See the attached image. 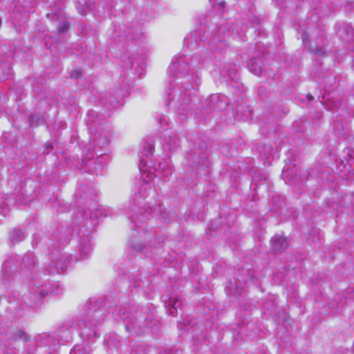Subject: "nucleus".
I'll return each mask as SVG.
<instances>
[{
    "instance_id": "obj_6",
    "label": "nucleus",
    "mask_w": 354,
    "mask_h": 354,
    "mask_svg": "<svg viewBox=\"0 0 354 354\" xmlns=\"http://www.w3.org/2000/svg\"><path fill=\"white\" fill-rule=\"evenodd\" d=\"M17 270V264L15 257H11L6 259L3 263L1 270L3 280H12L16 274Z\"/></svg>"
},
{
    "instance_id": "obj_32",
    "label": "nucleus",
    "mask_w": 354,
    "mask_h": 354,
    "mask_svg": "<svg viewBox=\"0 0 354 354\" xmlns=\"http://www.w3.org/2000/svg\"><path fill=\"white\" fill-rule=\"evenodd\" d=\"M28 120L30 125H33V123L37 120V118L35 116H30Z\"/></svg>"
},
{
    "instance_id": "obj_12",
    "label": "nucleus",
    "mask_w": 354,
    "mask_h": 354,
    "mask_svg": "<svg viewBox=\"0 0 354 354\" xmlns=\"http://www.w3.org/2000/svg\"><path fill=\"white\" fill-rule=\"evenodd\" d=\"M87 124H88V129L91 131V133L92 135H93L94 139L97 140V144L99 145H101V147L107 146L109 145V140L106 139V137L104 138V140L102 142H100V139H97V133H98L97 130H96L95 129L94 121H93V120L91 119L90 117L88 119Z\"/></svg>"
},
{
    "instance_id": "obj_24",
    "label": "nucleus",
    "mask_w": 354,
    "mask_h": 354,
    "mask_svg": "<svg viewBox=\"0 0 354 354\" xmlns=\"http://www.w3.org/2000/svg\"><path fill=\"white\" fill-rule=\"evenodd\" d=\"M335 299L338 300V301L336 302L335 304L332 305V308H334V309L338 310L344 305V299H342V297L340 295H337V297L335 298Z\"/></svg>"
},
{
    "instance_id": "obj_11",
    "label": "nucleus",
    "mask_w": 354,
    "mask_h": 354,
    "mask_svg": "<svg viewBox=\"0 0 354 354\" xmlns=\"http://www.w3.org/2000/svg\"><path fill=\"white\" fill-rule=\"evenodd\" d=\"M47 295V292L44 290H39L37 292L32 293L28 305L30 308L40 306L41 304V299Z\"/></svg>"
},
{
    "instance_id": "obj_26",
    "label": "nucleus",
    "mask_w": 354,
    "mask_h": 354,
    "mask_svg": "<svg viewBox=\"0 0 354 354\" xmlns=\"http://www.w3.org/2000/svg\"><path fill=\"white\" fill-rule=\"evenodd\" d=\"M227 75L232 80H236L237 73L236 69L233 67H230V68L227 70Z\"/></svg>"
},
{
    "instance_id": "obj_14",
    "label": "nucleus",
    "mask_w": 354,
    "mask_h": 354,
    "mask_svg": "<svg viewBox=\"0 0 354 354\" xmlns=\"http://www.w3.org/2000/svg\"><path fill=\"white\" fill-rule=\"evenodd\" d=\"M131 210L133 212V214L131 216V221L134 222L137 227H140L139 223L141 221L142 217H147L149 215V212H145L144 214H140L138 212L140 208L133 205Z\"/></svg>"
},
{
    "instance_id": "obj_36",
    "label": "nucleus",
    "mask_w": 354,
    "mask_h": 354,
    "mask_svg": "<svg viewBox=\"0 0 354 354\" xmlns=\"http://www.w3.org/2000/svg\"><path fill=\"white\" fill-rule=\"evenodd\" d=\"M139 180L140 183L142 182L144 183H147V184L149 183V181L145 180V178H140Z\"/></svg>"
},
{
    "instance_id": "obj_4",
    "label": "nucleus",
    "mask_w": 354,
    "mask_h": 354,
    "mask_svg": "<svg viewBox=\"0 0 354 354\" xmlns=\"http://www.w3.org/2000/svg\"><path fill=\"white\" fill-rule=\"evenodd\" d=\"M52 262L48 265V271L49 273L61 274L64 272L70 264V259L63 254L59 253L57 256L50 253Z\"/></svg>"
},
{
    "instance_id": "obj_16",
    "label": "nucleus",
    "mask_w": 354,
    "mask_h": 354,
    "mask_svg": "<svg viewBox=\"0 0 354 354\" xmlns=\"http://www.w3.org/2000/svg\"><path fill=\"white\" fill-rule=\"evenodd\" d=\"M155 169L162 172V177L167 178L169 177L173 174L171 168L168 165L167 162L165 161L160 162Z\"/></svg>"
},
{
    "instance_id": "obj_8",
    "label": "nucleus",
    "mask_w": 354,
    "mask_h": 354,
    "mask_svg": "<svg viewBox=\"0 0 354 354\" xmlns=\"http://www.w3.org/2000/svg\"><path fill=\"white\" fill-rule=\"evenodd\" d=\"M289 243L286 237L275 235L272 239V247L275 253L285 251L288 247Z\"/></svg>"
},
{
    "instance_id": "obj_42",
    "label": "nucleus",
    "mask_w": 354,
    "mask_h": 354,
    "mask_svg": "<svg viewBox=\"0 0 354 354\" xmlns=\"http://www.w3.org/2000/svg\"><path fill=\"white\" fill-rule=\"evenodd\" d=\"M145 177H150L149 174H147Z\"/></svg>"
},
{
    "instance_id": "obj_3",
    "label": "nucleus",
    "mask_w": 354,
    "mask_h": 354,
    "mask_svg": "<svg viewBox=\"0 0 354 354\" xmlns=\"http://www.w3.org/2000/svg\"><path fill=\"white\" fill-rule=\"evenodd\" d=\"M64 229V226H59L57 228V232L55 230H49L45 236L40 238L39 244L41 248H47L50 250L52 248H58L66 242L67 238L65 234H62V231ZM38 235L34 234L32 245H38Z\"/></svg>"
},
{
    "instance_id": "obj_27",
    "label": "nucleus",
    "mask_w": 354,
    "mask_h": 354,
    "mask_svg": "<svg viewBox=\"0 0 354 354\" xmlns=\"http://www.w3.org/2000/svg\"><path fill=\"white\" fill-rule=\"evenodd\" d=\"M68 26L69 24L67 21H64L63 24L58 27V30L60 32H65L68 30Z\"/></svg>"
},
{
    "instance_id": "obj_34",
    "label": "nucleus",
    "mask_w": 354,
    "mask_h": 354,
    "mask_svg": "<svg viewBox=\"0 0 354 354\" xmlns=\"http://www.w3.org/2000/svg\"><path fill=\"white\" fill-rule=\"evenodd\" d=\"M302 40L304 42L306 40L308 39V35L305 32L301 36Z\"/></svg>"
},
{
    "instance_id": "obj_13",
    "label": "nucleus",
    "mask_w": 354,
    "mask_h": 354,
    "mask_svg": "<svg viewBox=\"0 0 354 354\" xmlns=\"http://www.w3.org/2000/svg\"><path fill=\"white\" fill-rule=\"evenodd\" d=\"M35 264L36 260L32 253L28 252L23 257L21 268L31 270Z\"/></svg>"
},
{
    "instance_id": "obj_7",
    "label": "nucleus",
    "mask_w": 354,
    "mask_h": 354,
    "mask_svg": "<svg viewBox=\"0 0 354 354\" xmlns=\"http://www.w3.org/2000/svg\"><path fill=\"white\" fill-rule=\"evenodd\" d=\"M91 239L88 236L80 239L77 245V259H85L91 251Z\"/></svg>"
},
{
    "instance_id": "obj_9",
    "label": "nucleus",
    "mask_w": 354,
    "mask_h": 354,
    "mask_svg": "<svg viewBox=\"0 0 354 354\" xmlns=\"http://www.w3.org/2000/svg\"><path fill=\"white\" fill-rule=\"evenodd\" d=\"M26 237L25 231L20 227L12 228L8 234V242L10 245H15L22 241Z\"/></svg>"
},
{
    "instance_id": "obj_2",
    "label": "nucleus",
    "mask_w": 354,
    "mask_h": 354,
    "mask_svg": "<svg viewBox=\"0 0 354 354\" xmlns=\"http://www.w3.org/2000/svg\"><path fill=\"white\" fill-rule=\"evenodd\" d=\"M104 319L101 310H93L86 315L79 323L80 335L82 338L91 339L97 336V327Z\"/></svg>"
},
{
    "instance_id": "obj_5",
    "label": "nucleus",
    "mask_w": 354,
    "mask_h": 354,
    "mask_svg": "<svg viewBox=\"0 0 354 354\" xmlns=\"http://www.w3.org/2000/svg\"><path fill=\"white\" fill-rule=\"evenodd\" d=\"M188 64L184 57H177L169 66V73L176 77H183L188 73Z\"/></svg>"
},
{
    "instance_id": "obj_23",
    "label": "nucleus",
    "mask_w": 354,
    "mask_h": 354,
    "mask_svg": "<svg viewBox=\"0 0 354 354\" xmlns=\"http://www.w3.org/2000/svg\"><path fill=\"white\" fill-rule=\"evenodd\" d=\"M166 307L168 308V313L172 317H176L178 315V308H179V304L178 306H168L167 303H166Z\"/></svg>"
},
{
    "instance_id": "obj_31",
    "label": "nucleus",
    "mask_w": 354,
    "mask_h": 354,
    "mask_svg": "<svg viewBox=\"0 0 354 354\" xmlns=\"http://www.w3.org/2000/svg\"><path fill=\"white\" fill-rule=\"evenodd\" d=\"M133 249L137 251H142L146 252L145 250L147 249V246L142 244H138L133 245Z\"/></svg>"
},
{
    "instance_id": "obj_10",
    "label": "nucleus",
    "mask_w": 354,
    "mask_h": 354,
    "mask_svg": "<svg viewBox=\"0 0 354 354\" xmlns=\"http://www.w3.org/2000/svg\"><path fill=\"white\" fill-rule=\"evenodd\" d=\"M198 160L197 161H194L196 163L195 169L196 174L198 176H203L206 175L205 173H203L201 171H204L205 169H208L209 164L207 162V157L205 153H203L201 156H198Z\"/></svg>"
},
{
    "instance_id": "obj_15",
    "label": "nucleus",
    "mask_w": 354,
    "mask_h": 354,
    "mask_svg": "<svg viewBox=\"0 0 354 354\" xmlns=\"http://www.w3.org/2000/svg\"><path fill=\"white\" fill-rule=\"evenodd\" d=\"M299 169L300 168L295 164H289L287 167L283 169V172L287 175L288 177H297L301 176Z\"/></svg>"
},
{
    "instance_id": "obj_28",
    "label": "nucleus",
    "mask_w": 354,
    "mask_h": 354,
    "mask_svg": "<svg viewBox=\"0 0 354 354\" xmlns=\"http://www.w3.org/2000/svg\"><path fill=\"white\" fill-rule=\"evenodd\" d=\"M115 339H116V337H115V336L111 337L110 336V337H108L105 339V341L109 346H116L117 343L113 344V342H115Z\"/></svg>"
},
{
    "instance_id": "obj_21",
    "label": "nucleus",
    "mask_w": 354,
    "mask_h": 354,
    "mask_svg": "<svg viewBox=\"0 0 354 354\" xmlns=\"http://www.w3.org/2000/svg\"><path fill=\"white\" fill-rule=\"evenodd\" d=\"M12 337L15 340L17 339H23V340H28V336L22 330H19L16 333H15Z\"/></svg>"
},
{
    "instance_id": "obj_40",
    "label": "nucleus",
    "mask_w": 354,
    "mask_h": 354,
    "mask_svg": "<svg viewBox=\"0 0 354 354\" xmlns=\"http://www.w3.org/2000/svg\"><path fill=\"white\" fill-rule=\"evenodd\" d=\"M94 113H94L93 111H91V112H89V113H88V114H89V115H90V117H91V114H94Z\"/></svg>"
},
{
    "instance_id": "obj_35",
    "label": "nucleus",
    "mask_w": 354,
    "mask_h": 354,
    "mask_svg": "<svg viewBox=\"0 0 354 354\" xmlns=\"http://www.w3.org/2000/svg\"><path fill=\"white\" fill-rule=\"evenodd\" d=\"M231 285L232 286V282H230V283L228 284V286H227V288H226V290H230V293H231V294H234V292H232V291L230 289V286H231Z\"/></svg>"
},
{
    "instance_id": "obj_39",
    "label": "nucleus",
    "mask_w": 354,
    "mask_h": 354,
    "mask_svg": "<svg viewBox=\"0 0 354 354\" xmlns=\"http://www.w3.org/2000/svg\"><path fill=\"white\" fill-rule=\"evenodd\" d=\"M127 37H129L130 39H132V40L135 39L134 37H131L130 35H128Z\"/></svg>"
},
{
    "instance_id": "obj_20",
    "label": "nucleus",
    "mask_w": 354,
    "mask_h": 354,
    "mask_svg": "<svg viewBox=\"0 0 354 354\" xmlns=\"http://www.w3.org/2000/svg\"><path fill=\"white\" fill-rule=\"evenodd\" d=\"M248 68L251 73L256 75H259L262 71L261 66L256 62H252L248 65Z\"/></svg>"
},
{
    "instance_id": "obj_25",
    "label": "nucleus",
    "mask_w": 354,
    "mask_h": 354,
    "mask_svg": "<svg viewBox=\"0 0 354 354\" xmlns=\"http://www.w3.org/2000/svg\"><path fill=\"white\" fill-rule=\"evenodd\" d=\"M167 303L168 306H178L179 304V308H180L181 304H182L181 300L180 299V298H178V297H176L174 299H169Z\"/></svg>"
},
{
    "instance_id": "obj_19",
    "label": "nucleus",
    "mask_w": 354,
    "mask_h": 354,
    "mask_svg": "<svg viewBox=\"0 0 354 354\" xmlns=\"http://www.w3.org/2000/svg\"><path fill=\"white\" fill-rule=\"evenodd\" d=\"M154 147L152 144L149 142H145L142 149V155L149 158L153 155Z\"/></svg>"
},
{
    "instance_id": "obj_29",
    "label": "nucleus",
    "mask_w": 354,
    "mask_h": 354,
    "mask_svg": "<svg viewBox=\"0 0 354 354\" xmlns=\"http://www.w3.org/2000/svg\"><path fill=\"white\" fill-rule=\"evenodd\" d=\"M82 76V71L80 70H75L71 72V77L75 79H80Z\"/></svg>"
},
{
    "instance_id": "obj_22",
    "label": "nucleus",
    "mask_w": 354,
    "mask_h": 354,
    "mask_svg": "<svg viewBox=\"0 0 354 354\" xmlns=\"http://www.w3.org/2000/svg\"><path fill=\"white\" fill-rule=\"evenodd\" d=\"M272 203L276 205L277 209H281L285 205L283 200L280 196L274 197L272 199Z\"/></svg>"
},
{
    "instance_id": "obj_18",
    "label": "nucleus",
    "mask_w": 354,
    "mask_h": 354,
    "mask_svg": "<svg viewBox=\"0 0 354 354\" xmlns=\"http://www.w3.org/2000/svg\"><path fill=\"white\" fill-rule=\"evenodd\" d=\"M70 354H91V350L88 347L77 345L71 351Z\"/></svg>"
},
{
    "instance_id": "obj_37",
    "label": "nucleus",
    "mask_w": 354,
    "mask_h": 354,
    "mask_svg": "<svg viewBox=\"0 0 354 354\" xmlns=\"http://www.w3.org/2000/svg\"><path fill=\"white\" fill-rule=\"evenodd\" d=\"M316 53L318 55H323V51L322 50H317Z\"/></svg>"
},
{
    "instance_id": "obj_38",
    "label": "nucleus",
    "mask_w": 354,
    "mask_h": 354,
    "mask_svg": "<svg viewBox=\"0 0 354 354\" xmlns=\"http://www.w3.org/2000/svg\"><path fill=\"white\" fill-rule=\"evenodd\" d=\"M315 174H315V173H314V171H312L311 172H310V173L308 174V175H309V176H313V175H315Z\"/></svg>"
},
{
    "instance_id": "obj_1",
    "label": "nucleus",
    "mask_w": 354,
    "mask_h": 354,
    "mask_svg": "<svg viewBox=\"0 0 354 354\" xmlns=\"http://www.w3.org/2000/svg\"><path fill=\"white\" fill-rule=\"evenodd\" d=\"M126 330L131 335H141L147 330L154 333L159 329V322L154 319L152 311L140 306H123L118 310Z\"/></svg>"
},
{
    "instance_id": "obj_17",
    "label": "nucleus",
    "mask_w": 354,
    "mask_h": 354,
    "mask_svg": "<svg viewBox=\"0 0 354 354\" xmlns=\"http://www.w3.org/2000/svg\"><path fill=\"white\" fill-rule=\"evenodd\" d=\"M164 243V238L161 235H155V236L149 241L150 247L153 248H161Z\"/></svg>"
},
{
    "instance_id": "obj_33",
    "label": "nucleus",
    "mask_w": 354,
    "mask_h": 354,
    "mask_svg": "<svg viewBox=\"0 0 354 354\" xmlns=\"http://www.w3.org/2000/svg\"><path fill=\"white\" fill-rule=\"evenodd\" d=\"M209 1L214 3L218 4L221 7H223L225 4V2H217V0H209Z\"/></svg>"
},
{
    "instance_id": "obj_41",
    "label": "nucleus",
    "mask_w": 354,
    "mask_h": 354,
    "mask_svg": "<svg viewBox=\"0 0 354 354\" xmlns=\"http://www.w3.org/2000/svg\"><path fill=\"white\" fill-rule=\"evenodd\" d=\"M127 30H128V32H130L131 30L128 28Z\"/></svg>"
},
{
    "instance_id": "obj_30",
    "label": "nucleus",
    "mask_w": 354,
    "mask_h": 354,
    "mask_svg": "<svg viewBox=\"0 0 354 354\" xmlns=\"http://www.w3.org/2000/svg\"><path fill=\"white\" fill-rule=\"evenodd\" d=\"M80 189V191L86 195L90 194L94 192L91 188H88L86 186H82Z\"/></svg>"
}]
</instances>
